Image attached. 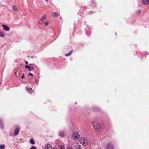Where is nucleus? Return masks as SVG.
<instances>
[{"mask_svg": "<svg viewBox=\"0 0 149 149\" xmlns=\"http://www.w3.org/2000/svg\"><path fill=\"white\" fill-rule=\"evenodd\" d=\"M107 149H113V146L112 144L111 143H108L106 146Z\"/></svg>", "mask_w": 149, "mask_h": 149, "instance_id": "4", "label": "nucleus"}, {"mask_svg": "<svg viewBox=\"0 0 149 149\" xmlns=\"http://www.w3.org/2000/svg\"><path fill=\"white\" fill-rule=\"evenodd\" d=\"M26 90L29 93H31L33 92V91L32 89L31 88H28L26 87Z\"/></svg>", "mask_w": 149, "mask_h": 149, "instance_id": "9", "label": "nucleus"}, {"mask_svg": "<svg viewBox=\"0 0 149 149\" xmlns=\"http://www.w3.org/2000/svg\"><path fill=\"white\" fill-rule=\"evenodd\" d=\"M58 13L56 12H54L53 14V17H57L58 16Z\"/></svg>", "mask_w": 149, "mask_h": 149, "instance_id": "20", "label": "nucleus"}, {"mask_svg": "<svg viewBox=\"0 0 149 149\" xmlns=\"http://www.w3.org/2000/svg\"><path fill=\"white\" fill-rule=\"evenodd\" d=\"M148 54H146V55H148Z\"/></svg>", "mask_w": 149, "mask_h": 149, "instance_id": "35", "label": "nucleus"}, {"mask_svg": "<svg viewBox=\"0 0 149 149\" xmlns=\"http://www.w3.org/2000/svg\"><path fill=\"white\" fill-rule=\"evenodd\" d=\"M20 131V129L18 128H16L14 131V134L15 136H17L18 134Z\"/></svg>", "mask_w": 149, "mask_h": 149, "instance_id": "6", "label": "nucleus"}, {"mask_svg": "<svg viewBox=\"0 0 149 149\" xmlns=\"http://www.w3.org/2000/svg\"><path fill=\"white\" fill-rule=\"evenodd\" d=\"M25 63H26V64H28V61H25Z\"/></svg>", "mask_w": 149, "mask_h": 149, "instance_id": "31", "label": "nucleus"}, {"mask_svg": "<svg viewBox=\"0 0 149 149\" xmlns=\"http://www.w3.org/2000/svg\"><path fill=\"white\" fill-rule=\"evenodd\" d=\"M5 146L4 145L2 144L0 145V149H4L5 148Z\"/></svg>", "mask_w": 149, "mask_h": 149, "instance_id": "18", "label": "nucleus"}, {"mask_svg": "<svg viewBox=\"0 0 149 149\" xmlns=\"http://www.w3.org/2000/svg\"><path fill=\"white\" fill-rule=\"evenodd\" d=\"M24 73H23V74H22V77H21V78L22 79H24Z\"/></svg>", "mask_w": 149, "mask_h": 149, "instance_id": "26", "label": "nucleus"}, {"mask_svg": "<svg viewBox=\"0 0 149 149\" xmlns=\"http://www.w3.org/2000/svg\"><path fill=\"white\" fill-rule=\"evenodd\" d=\"M13 10L15 12H17L18 11L17 8L16 6H13Z\"/></svg>", "mask_w": 149, "mask_h": 149, "instance_id": "16", "label": "nucleus"}, {"mask_svg": "<svg viewBox=\"0 0 149 149\" xmlns=\"http://www.w3.org/2000/svg\"><path fill=\"white\" fill-rule=\"evenodd\" d=\"M3 120L1 118H0V125L1 128V129H2L4 127L2 124Z\"/></svg>", "mask_w": 149, "mask_h": 149, "instance_id": "12", "label": "nucleus"}, {"mask_svg": "<svg viewBox=\"0 0 149 149\" xmlns=\"http://www.w3.org/2000/svg\"><path fill=\"white\" fill-rule=\"evenodd\" d=\"M72 50L70 51L68 53L66 54L65 56H69L70 55L72 52Z\"/></svg>", "mask_w": 149, "mask_h": 149, "instance_id": "15", "label": "nucleus"}, {"mask_svg": "<svg viewBox=\"0 0 149 149\" xmlns=\"http://www.w3.org/2000/svg\"><path fill=\"white\" fill-rule=\"evenodd\" d=\"M30 149H36V147L34 146H32V148Z\"/></svg>", "mask_w": 149, "mask_h": 149, "instance_id": "24", "label": "nucleus"}, {"mask_svg": "<svg viewBox=\"0 0 149 149\" xmlns=\"http://www.w3.org/2000/svg\"><path fill=\"white\" fill-rule=\"evenodd\" d=\"M86 33L87 35H89L91 33L90 30L88 28H87L86 29Z\"/></svg>", "mask_w": 149, "mask_h": 149, "instance_id": "10", "label": "nucleus"}, {"mask_svg": "<svg viewBox=\"0 0 149 149\" xmlns=\"http://www.w3.org/2000/svg\"><path fill=\"white\" fill-rule=\"evenodd\" d=\"M29 76H31L32 77H33V74L31 73H30L29 74Z\"/></svg>", "mask_w": 149, "mask_h": 149, "instance_id": "27", "label": "nucleus"}, {"mask_svg": "<svg viewBox=\"0 0 149 149\" xmlns=\"http://www.w3.org/2000/svg\"><path fill=\"white\" fill-rule=\"evenodd\" d=\"M58 134H59V135L61 137L63 136H64L63 132L62 131H59V132H58Z\"/></svg>", "mask_w": 149, "mask_h": 149, "instance_id": "14", "label": "nucleus"}, {"mask_svg": "<svg viewBox=\"0 0 149 149\" xmlns=\"http://www.w3.org/2000/svg\"><path fill=\"white\" fill-rule=\"evenodd\" d=\"M143 3L145 5L149 3V0H142Z\"/></svg>", "mask_w": 149, "mask_h": 149, "instance_id": "11", "label": "nucleus"}, {"mask_svg": "<svg viewBox=\"0 0 149 149\" xmlns=\"http://www.w3.org/2000/svg\"><path fill=\"white\" fill-rule=\"evenodd\" d=\"M52 149H57V148L55 147H54L53 148H52Z\"/></svg>", "mask_w": 149, "mask_h": 149, "instance_id": "29", "label": "nucleus"}, {"mask_svg": "<svg viewBox=\"0 0 149 149\" xmlns=\"http://www.w3.org/2000/svg\"><path fill=\"white\" fill-rule=\"evenodd\" d=\"M60 148L61 149H65V147L63 145H61L60 146Z\"/></svg>", "mask_w": 149, "mask_h": 149, "instance_id": "22", "label": "nucleus"}, {"mask_svg": "<svg viewBox=\"0 0 149 149\" xmlns=\"http://www.w3.org/2000/svg\"><path fill=\"white\" fill-rule=\"evenodd\" d=\"M25 68H28L30 71H31V67L30 66H29L28 65H26L25 66Z\"/></svg>", "mask_w": 149, "mask_h": 149, "instance_id": "19", "label": "nucleus"}, {"mask_svg": "<svg viewBox=\"0 0 149 149\" xmlns=\"http://www.w3.org/2000/svg\"><path fill=\"white\" fill-rule=\"evenodd\" d=\"M115 34L116 35V33H115Z\"/></svg>", "mask_w": 149, "mask_h": 149, "instance_id": "34", "label": "nucleus"}, {"mask_svg": "<svg viewBox=\"0 0 149 149\" xmlns=\"http://www.w3.org/2000/svg\"><path fill=\"white\" fill-rule=\"evenodd\" d=\"M48 22H46L45 23V26H47V25H48Z\"/></svg>", "mask_w": 149, "mask_h": 149, "instance_id": "28", "label": "nucleus"}, {"mask_svg": "<svg viewBox=\"0 0 149 149\" xmlns=\"http://www.w3.org/2000/svg\"><path fill=\"white\" fill-rule=\"evenodd\" d=\"M72 136L77 139L80 137L79 134L77 132H74L72 134Z\"/></svg>", "mask_w": 149, "mask_h": 149, "instance_id": "3", "label": "nucleus"}, {"mask_svg": "<svg viewBox=\"0 0 149 149\" xmlns=\"http://www.w3.org/2000/svg\"><path fill=\"white\" fill-rule=\"evenodd\" d=\"M47 2L48 1V0H45Z\"/></svg>", "mask_w": 149, "mask_h": 149, "instance_id": "33", "label": "nucleus"}, {"mask_svg": "<svg viewBox=\"0 0 149 149\" xmlns=\"http://www.w3.org/2000/svg\"><path fill=\"white\" fill-rule=\"evenodd\" d=\"M45 149H52V146L49 144H46L45 146Z\"/></svg>", "mask_w": 149, "mask_h": 149, "instance_id": "7", "label": "nucleus"}, {"mask_svg": "<svg viewBox=\"0 0 149 149\" xmlns=\"http://www.w3.org/2000/svg\"><path fill=\"white\" fill-rule=\"evenodd\" d=\"M46 16L45 15L43 16L41 19V20L39 21V24H42L44 23V21L46 19Z\"/></svg>", "mask_w": 149, "mask_h": 149, "instance_id": "5", "label": "nucleus"}, {"mask_svg": "<svg viewBox=\"0 0 149 149\" xmlns=\"http://www.w3.org/2000/svg\"><path fill=\"white\" fill-rule=\"evenodd\" d=\"M141 12V10H138L136 12V14H139Z\"/></svg>", "mask_w": 149, "mask_h": 149, "instance_id": "21", "label": "nucleus"}, {"mask_svg": "<svg viewBox=\"0 0 149 149\" xmlns=\"http://www.w3.org/2000/svg\"><path fill=\"white\" fill-rule=\"evenodd\" d=\"M38 82V81L37 80H35V83H37Z\"/></svg>", "mask_w": 149, "mask_h": 149, "instance_id": "30", "label": "nucleus"}, {"mask_svg": "<svg viewBox=\"0 0 149 149\" xmlns=\"http://www.w3.org/2000/svg\"><path fill=\"white\" fill-rule=\"evenodd\" d=\"M80 140L81 141V142L82 143L83 146H86L88 144V143L84 137H82L80 138Z\"/></svg>", "mask_w": 149, "mask_h": 149, "instance_id": "2", "label": "nucleus"}, {"mask_svg": "<svg viewBox=\"0 0 149 149\" xmlns=\"http://www.w3.org/2000/svg\"><path fill=\"white\" fill-rule=\"evenodd\" d=\"M32 69H34V67H32Z\"/></svg>", "mask_w": 149, "mask_h": 149, "instance_id": "32", "label": "nucleus"}, {"mask_svg": "<svg viewBox=\"0 0 149 149\" xmlns=\"http://www.w3.org/2000/svg\"><path fill=\"white\" fill-rule=\"evenodd\" d=\"M91 123L94 129L96 131L100 132L104 128L103 125L100 122L97 121H94Z\"/></svg>", "mask_w": 149, "mask_h": 149, "instance_id": "1", "label": "nucleus"}, {"mask_svg": "<svg viewBox=\"0 0 149 149\" xmlns=\"http://www.w3.org/2000/svg\"><path fill=\"white\" fill-rule=\"evenodd\" d=\"M30 142L32 144H34L35 143L34 141L32 139H30Z\"/></svg>", "mask_w": 149, "mask_h": 149, "instance_id": "17", "label": "nucleus"}, {"mask_svg": "<svg viewBox=\"0 0 149 149\" xmlns=\"http://www.w3.org/2000/svg\"><path fill=\"white\" fill-rule=\"evenodd\" d=\"M2 26L4 30L6 31H8L9 30V28L7 25L3 24Z\"/></svg>", "mask_w": 149, "mask_h": 149, "instance_id": "8", "label": "nucleus"}, {"mask_svg": "<svg viewBox=\"0 0 149 149\" xmlns=\"http://www.w3.org/2000/svg\"><path fill=\"white\" fill-rule=\"evenodd\" d=\"M67 149H72V147L68 146H67Z\"/></svg>", "mask_w": 149, "mask_h": 149, "instance_id": "23", "label": "nucleus"}, {"mask_svg": "<svg viewBox=\"0 0 149 149\" xmlns=\"http://www.w3.org/2000/svg\"><path fill=\"white\" fill-rule=\"evenodd\" d=\"M77 149H81V146L80 145H79Z\"/></svg>", "mask_w": 149, "mask_h": 149, "instance_id": "25", "label": "nucleus"}, {"mask_svg": "<svg viewBox=\"0 0 149 149\" xmlns=\"http://www.w3.org/2000/svg\"><path fill=\"white\" fill-rule=\"evenodd\" d=\"M6 36V35L2 31H0V37H4Z\"/></svg>", "mask_w": 149, "mask_h": 149, "instance_id": "13", "label": "nucleus"}]
</instances>
